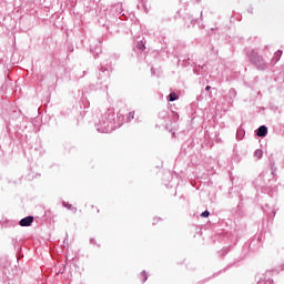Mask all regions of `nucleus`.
<instances>
[{
	"label": "nucleus",
	"instance_id": "obj_1",
	"mask_svg": "<svg viewBox=\"0 0 284 284\" xmlns=\"http://www.w3.org/2000/svg\"><path fill=\"white\" fill-rule=\"evenodd\" d=\"M97 131L102 132L103 134H108L110 132H114L116 128H121V124L116 122L114 118V110L108 109L100 120L99 123L95 124Z\"/></svg>",
	"mask_w": 284,
	"mask_h": 284
},
{
	"label": "nucleus",
	"instance_id": "obj_2",
	"mask_svg": "<svg viewBox=\"0 0 284 284\" xmlns=\"http://www.w3.org/2000/svg\"><path fill=\"white\" fill-rule=\"evenodd\" d=\"M250 61L258 68V70H265L267 68V64L265 63V60L258 55V52L252 50L251 52L247 53Z\"/></svg>",
	"mask_w": 284,
	"mask_h": 284
},
{
	"label": "nucleus",
	"instance_id": "obj_3",
	"mask_svg": "<svg viewBox=\"0 0 284 284\" xmlns=\"http://www.w3.org/2000/svg\"><path fill=\"white\" fill-rule=\"evenodd\" d=\"M32 223H34V216H27L23 217L22 220H20L19 225L21 227H30L32 225Z\"/></svg>",
	"mask_w": 284,
	"mask_h": 284
},
{
	"label": "nucleus",
	"instance_id": "obj_4",
	"mask_svg": "<svg viewBox=\"0 0 284 284\" xmlns=\"http://www.w3.org/2000/svg\"><path fill=\"white\" fill-rule=\"evenodd\" d=\"M138 8L139 10H144V12H149L150 8L148 7L146 0H138Z\"/></svg>",
	"mask_w": 284,
	"mask_h": 284
},
{
	"label": "nucleus",
	"instance_id": "obj_5",
	"mask_svg": "<svg viewBox=\"0 0 284 284\" xmlns=\"http://www.w3.org/2000/svg\"><path fill=\"white\" fill-rule=\"evenodd\" d=\"M257 136L265 138L267 136V126L261 125L256 131Z\"/></svg>",
	"mask_w": 284,
	"mask_h": 284
},
{
	"label": "nucleus",
	"instance_id": "obj_6",
	"mask_svg": "<svg viewBox=\"0 0 284 284\" xmlns=\"http://www.w3.org/2000/svg\"><path fill=\"white\" fill-rule=\"evenodd\" d=\"M110 77V71L108 69H101L99 73V79H108Z\"/></svg>",
	"mask_w": 284,
	"mask_h": 284
},
{
	"label": "nucleus",
	"instance_id": "obj_7",
	"mask_svg": "<svg viewBox=\"0 0 284 284\" xmlns=\"http://www.w3.org/2000/svg\"><path fill=\"white\" fill-rule=\"evenodd\" d=\"M281 57H283V51L278 50L275 52L274 58H273V63H278L281 61Z\"/></svg>",
	"mask_w": 284,
	"mask_h": 284
},
{
	"label": "nucleus",
	"instance_id": "obj_8",
	"mask_svg": "<svg viewBox=\"0 0 284 284\" xmlns=\"http://www.w3.org/2000/svg\"><path fill=\"white\" fill-rule=\"evenodd\" d=\"M243 136H245V130H243V129H237V132H236V139L239 140V141H243Z\"/></svg>",
	"mask_w": 284,
	"mask_h": 284
},
{
	"label": "nucleus",
	"instance_id": "obj_9",
	"mask_svg": "<svg viewBox=\"0 0 284 284\" xmlns=\"http://www.w3.org/2000/svg\"><path fill=\"white\" fill-rule=\"evenodd\" d=\"M168 101H170L171 103L174 101H179V95L175 92H171L168 97Z\"/></svg>",
	"mask_w": 284,
	"mask_h": 284
},
{
	"label": "nucleus",
	"instance_id": "obj_10",
	"mask_svg": "<svg viewBox=\"0 0 284 284\" xmlns=\"http://www.w3.org/2000/svg\"><path fill=\"white\" fill-rule=\"evenodd\" d=\"M63 207H67V210H72V212H77V207L72 206V204L62 202Z\"/></svg>",
	"mask_w": 284,
	"mask_h": 284
},
{
	"label": "nucleus",
	"instance_id": "obj_11",
	"mask_svg": "<svg viewBox=\"0 0 284 284\" xmlns=\"http://www.w3.org/2000/svg\"><path fill=\"white\" fill-rule=\"evenodd\" d=\"M254 156H255L256 159H263V150L257 149V150L254 152Z\"/></svg>",
	"mask_w": 284,
	"mask_h": 284
},
{
	"label": "nucleus",
	"instance_id": "obj_12",
	"mask_svg": "<svg viewBox=\"0 0 284 284\" xmlns=\"http://www.w3.org/2000/svg\"><path fill=\"white\" fill-rule=\"evenodd\" d=\"M284 271V264H281L280 266H276L275 268H274V272L276 273V274H278L280 272H283Z\"/></svg>",
	"mask_w": 284,
	"mask_h": 284
},
{
	"label": "nucleus",
	"instance_id": "obj_13",
	"mask_svg": "<svg viewBox=\"0 0 284 284\" xmlns=\"http://www.w3.org/2000/svg\"><path fill=\"white\" fill-rule=\"evenodd\" d=\"M136 48L138 50H141V52H143V50H145V44H143L142 42H138Z\"/></svg>",
	"mask_w": 284,
	"mask_h": 284
},
{
	"label": "nucleus",
	"instance_id": "obj_14",
	"mask_svg": "<svg viewBox=\"0 0 284 284\" xmlns=\"http://www.w3.org/2000/svg\"><path fill=\"white\" fill-rule=\"evenodd\" d=\"M202 219H207L210 216V211H204L201 213Z\"/></svg>",
	"mask_w": 284,
	"mask_h": 284
},
{
	"label": "nucleus",
	"instance_id": "obj_15",
	"mask_svg": "<svg viewBox=\"0 0 284 284\" xmlns=\"http://www.w3.org/2000/svg\"><path fill=\"white\" fill-rule=\"evenodd\" d=\"M141 276H143L142 283H145V281H148V274L145 273V271L141 273Z\"/></svg>",
	"mask_w": 284,
	"mask_h": 284
},
{
	"label": "nucleus",
	"instance_id": "obj_16",
	"mask_svg": "<svg viewBox=\"0 0 284 284\" xmlns=\"http://www.w3.org/2000/svg\"><path fill=\"white\" fill-rule=\"evenodd\" d=\"M134 119V111L129 113L128 121H132Z\"/></svg>",
	"mask_w": 284,
	"mask_h": 284
},
{
	"label": "nucleus",
	"instance_id": "obj_17",
	"mask_svg": "<svg viewBox=\"0 0 284 284\" xmlns=\"http://www.w3.org/2000/svg\"><path fill=\"white\" fill-rule=\"evenodd\" d=\"M205 90H206V92H210V90H212V87L206 85Z\"/></svg>",
	"mask_w": 284,
	"mask_h": 284
},
{
	"label": "nucleus",
	"instance_id": "obj_18",
	"mask_svg": "<svg viewBox=\"0 0 284 284\" xmlns=\"http://www.w3.org/2000/svg\"><path fill=\"white\" fill-rule=\"evenodd\" d=\"M274 283V281H271L270 284Z\"/></svg>",
	"mask_w": 284,
	"mask_h": 284
}]
</instances>
